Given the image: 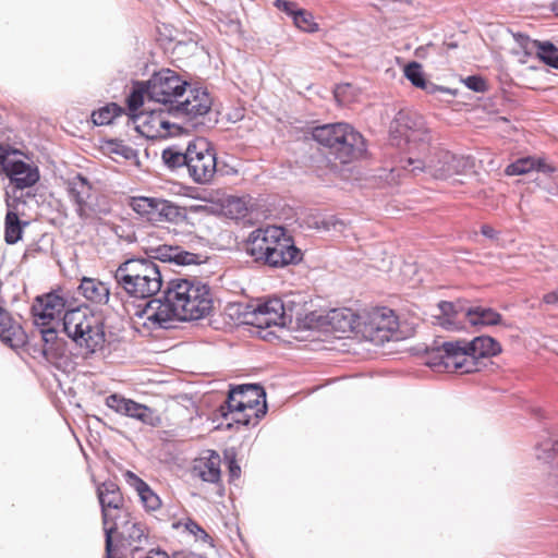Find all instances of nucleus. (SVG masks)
I'll list each match as a JSON object with an SVG mask.
<instances>
[{"instance_id":"nucleus-1","label":"nucleus","mask_w":558,"mask_h":558,"mask_svg":"<svg viewBox=\"0 0 558 558\" xmlns=\"http://www.w3.org/2000/svg\"><path fill=\"white\" fill-rule=\"evenodd\" d=\"M32 314L34 319L40 322H54L63 314L60 319L62 332L88 353H95L106 341L104 317L89 306L78 304L75 298L62 289L36 296Z\"/></svg>"},{"instance_id":"nucleus-2","label":"nucleus","mask_w":558,"mask_h":558,"mask_svg":"<svg viewBox=\"0 0 558 558\" xmlns=\"http://www.w3.org/2000/svg\"><path fill=\"white\" fill-rule=\"evenodd\" d=\"M146 257L129 258L114 271V280L131 298L148 299L156 295L163 282L162 271L156 262L177 266L201 265L207 257L185 251L179 245L161 244L146 250Z\"/></svg>"},{"instance_id":"nucleus-3","label":"nucleus","mask_w":558,"mask_h":558,"mask_svg":"<svg viewBox=\"0 0 558 558\" xmlns=\"http://www.w3.org/2000/svg\"><path fill=\"white\" fill-rule=\"evenodd\" d=\"M501 344L493 337L481 335L468 341H444L437 338L424 351L425 364L436 371L470 374L480 371L481 360L501 353Z\"/></svg>"},{"instance_id":"nucleus-4","label":"nucleus","mask_w":558,"mask_h":558,"mask_svg":"<svg viewBox=\"0 0 558 558\" xmlns=\"http://www.w3.org/2000/svg\"><path fill=\"white\" fill-rule=\"evenodd\" d=\"M245 251L254 262L271 268L296 265L303 258L301 250L295 246L286 229L277 226L252 231Z\"/></svg>"},{"instance_id":"nucleus-5","label":"nucleus","mask_w":558,"mask_h":558,"mask_svg":"<svg viewBox=\"0 0 558 558\" xmlns=\"http://www.w3.org/2000/svg\"><path fill=\"white\" fill-rule=\"evenodd\" d=\"M312 136L326 149L327 157L335 163L355 165L368 156L364 136L349 123L337 122L316 126L312 131Z\"/></svg>"},{"instance_id":"nucleus-6","label":"nucleus","mask_w":558,"mask_h":558,"mask_svg":"<svg viewBox=\"0 0 558 558\" xmlns=\"http://www.w3.org/2000/svg\"><path fill=\"white\" fill-rule=\"evenodd\" d=\"M163 298L179 312L181 319L197 320L211 310L210 289L198 280L171 279L163 291Z\"/></svg>"},{"instance_id":"nucleus-7","label":"nucleus","mask_w":558,"mask_h":558,"mask_svg":"<svg viewBox=\"0 0 558 558\" xmlns=\"http://www.w3.org/2000/svg\"><path fill=\"white\" fill-rule=\"evenodd\" d=\"M230 315L241 324L252 325L264 329L271 326L286 327L292 323V311L279 298L269 299L255 306L236 303L230 307Z\"/></svg>"},{"instance_id":"nucleus-8","label":"nucleus","mask_w":558,"mask_h":558,"mask_svg":"<svg viewBox=\"0 0 558 558\" xmlns=\"http://www.w3.org/2000/svg\"><path fill=\"white\" fill-rule=\"evenodd\" d=\"M96 492L105 532V558H116L113 555V533L123 512H128L124 508V498L120 487L113 481H105L97 486Z\"/></svg>"},{"instance_id":"nucleus-9","label":"nucleus","mask_w":558,"mask_h":558,"mask_svg":"<svg viewBox=\"0 0 558 558\" xmlns=\"http://www.w3.org/2000/svg\"><path fill=\"white\" fill-rule=\"evenodd\" d=\"M213 106V99L209 93L202 87L190 89L189 96L179 101L174 107H169V113L180 117L183 119L187 129H198L203 126H209L211 122L207 116L210 113Z\"/></svg>"},{"instance_id":"nucleus-10","label":"nucleus","mask_w":558,"mask_h":558,"mask_svg":"<svg viewBox=\"0 0 558 558\" xmlns=\"http://www.w3.org/2000/svg\"><path fill=\"white\" fill-rule=\"evenodd\" d=\"M129 205L143 219L154 225L161 222L181 223L187 217L184 207L163 198L133 196L130 198Z\"/></svg>"},{"instance_id":"nucleus-11","label":"nucleus","mask_w":558,"mask_h":558,"mask_svg":"<svg viewBox=\"0 0 558 558\" xmlns=\"http://www.w3.org/2000/svg\"><path fill=\"white\" fill-rule=\"evenodd\" d=\"M189 83L175 71L162 69L147 81L148 98L156 102L174 107L186 90Z\"/></svg>"},{"instance_id":"nucleus-12","label":"nucleus","mask_w":558,"mask_h":558,"mask_svg":"<svg viewBox=\"0 0 558 558\" xmlns=\"http://www.w3.org/2000/svg\"><path fill=\"white\" fill-rule=\"evenodd\" d=\"M389 134L397 145L401 142L426 144L430 140L423 117L411 109H400L397 112L390 122Z\"/></svg>"},{"instance_id":"nucleus-13","label":"nucleus","mask_w":558,"mask_h":558,"mask_svg":"<svg viewBox=\"0 0 558 558\" xmlns=\"http://www.w3.org/2000/svg\"><path fill=\"white\" fill-rule=\"evenodd\" d=\"M189 174H236L238 170H223L216 157L211 144L204 137H197L187 145Z\"/></svg>"},{"instance_id":"nucleus-14","label":"nucleus","mask_w":558,"mask_h":558,"mask_svg":"<svg viewBox=\"0 0 558 558\" xmlns=\"http://www.w3.org/2000/svg\"><path fill=\"white\" fill-rule=\"evenodd\" d=\"M397 330V316L388 307L376 308L366 317H362L361 333L364 339L375 345H381L390 341Z\"/></svg>"},{"instance_id":"nucleus-15","label":"nucleus","mask_w":558,"mask_h":558,"mask_svg":"<svg viewBox=\"0 0 558 558\" xmlns=\"http://www.w3.org/2000/svg\"><path fill=\"white\" fill-rule=\"evenodd\" d=\"M137 316H146L145 326H149L153 330L156 329H173L177 323L184 322L181 315L173 307L165 301V298H155L146 302L145 307L136 313Z\"/></svg>"},{"instance_id":"nucleus-16","label":"nucleus","mask_w":558,"mask_h":558,"mask_svg":"<svg viewBox=\"0 0 558 558\" xmlns=\"http://www.w3.org/2000/svg\"><path fill=\"white\" fill-rule=\"evenodd\" d=\"M137 119L142 122L136 125V131L147 138H165L177 136L183 132V126L166 120L162 112L151 110L149 113L142 112Z\"/></svg>"},{"instance_id":"nucleus-17","label":"nucleus","mask_w":558,"mask_h":558,"mask_svg":"<svg viewBox=\"0 0 558 558\" xmlns=\"http://www.w3.org/2000/svg\"><path fill=\"white\" fill-rule=\"evenodd\" d=\"M24 153L0 144V174H39L37 166L25 161Z\"/></svg>"},{"instance_id":"nucleus-18","label":"nucleus","mask_w":558,"mask_h":558,"mask_svg":"<svg viewBox=\"0 0 558 558\" xmlns=\"http://www.w3.org/2000/svg\"><path fill=\"white\" fill-rule=\"evenodd\" d=\"M437 307L440 314L435 315V318L440 327L450 331H459L464 328V319H466L469 307L465 301H440Z\"/></svg>"},{"instance_id":"nucleus-19","label":"nucleus","mask_w":558,"mask_h":558,"mask_svg":"<svg viewBox=\"0 0 558 558\" xmlns=\"http://www.w3.org/2000/svg\"><path fill=\"white\" fill-rule=\"evenodd\" d=\"M246 411H254V425L266 415V391L259 384H243L234 386Z\"/></svg>"},{"instance_id":"nucleus-20","label":"nucleus","mask_w":558,"mask_h":558,"mask_svg":"<svg viewBox=\"0 0 558 558\" xmlns=\"http://www.w3.org/2000/svg\"><path fill=\"white\" fill-rule=\"evenodd\" d=\"M106 405L119 414L136 418L143 423H149L153 415L150 408L117 393H112L106 398Z\"/></svg>"},{"instance_id":"nucleus-21","label":"nucleus","mask_w":558,"mask_h":558,"mask_svg":"<svg viewBox=\"0 0 558 558\" xmlns=\"http://www.w3.org/2000/svg\"><path fill=\"white\" fill-rule=\"evenodd\" d=\"M439 161L442 166L437 170L439 174H478L476 159L471 156H457L450 151H441Z\"/></svg>"},{"instance_id":"nucleus-22","label":"nucleus","mask_w":558,"mask_h":558,"mask_svg":"<svg viewBox=\"0 0 558 558\" xmlns=\"http://www.w3.org/2000/svg\"><path fill=\"white\" fill-rule=\"evenodd\" d=\"M0 339L12 349H20L27 342V336L20 324L0 305Z\"/></svg>"},{"instance_id":"nucleus-23","label":"nucleus","mask_w":558,"mask_h":558,"mask_svg":"<svg viewBox=\"0 0 558 558\" xmlns=\"http://www.w3.org/2000/svg\"><path fill=\"white\" fill-rule=\"evenodd\" d=\"M328 324L335 331L342 333L347 332H361L362 329V317L355 315L348 308H336L327 315Z\"/></svg>"},{"instance_id":"nucleus-24","label":"nucleus","mask_w":558,"mask_h":558,"mask_svg":"<svg viewBox=\"0 0 558 558\" xmlns=\"http://www.w3.org/2000/svg\"><path fill=\"white\" fill-rule=\"evenodd\" d=\"M550 174L557 171V168L546 162L544 158L523 157L507 166L504 174H529L530 172Z\"/></svg>"},{"instance_id":"nucleus-25","label":"nucleus","mask_w":558,"mask_h":558,"mask_svg":"<svg viewBox=\"0 0 558 558\" xmlns=\"http://www.w3.org/2000/svg\"><path fill=\"white\" fill-rule=\"evenodd\" d=\"M93 185L87 177H72L68 182V192L71 199L77 205V214L83 216L85 208L93 197Z\"/></svg>"},{"instance_id":"nucleus-26","label":"nucleus","mask_w":558,"mask_h":558,"mask_svg":"<svg viewBox=\"0 0 558 558\" xmlns=\"http://www.w3.org/2000/svg\"><path fill=\"white\" fill-rule=\"evenodd\" d=\"M77 290L87 301L96 304L107 303L110 296L109 286L95 278L84 277Z\"/></svg>"},{"instance_id":"nucleus-27","label":"nucleus","mask_w":558,"mask_h":558,"mask_svg":"<svg viewBox=\"0 0 558 558\" xmlns=\"http://www.w3.org/2000/svg\"><path fill=\"white\" fill-rule=\"evenodd\" d=\"M466 319L473 327L497 326L502 323L500 313L492 307L469 306L466 310Z\"/></svg>"},{"instance_id":"nucleus-28","label":"nucleus","mask_w":558,"mask_h":558,"mask_svg":"<svg viewBox=\"0 0 558 558\" xmlns=\"http://www.w3.org/2000/svg\"><path fill=\"white\" fill-rule=\"evenodd\" d=\"M117 523L118 526L113 535L117 534L121 539L128 541L130 545L141 543L146 537L144 525L133 521L129 512H123Z\"/></svg>"},{"instance_id":"nucleus-29","label":"nucleus","mask_w":558,"mask_h":558,"mask_svg":"<svg viewBox=\"0 0 558 558\" xmlns=\"http://www.w3.org/2000/svg\"><path fill=\"white\" fill-rule=\"evenodd\" d=\"M244 403L239 397L234 386H231L226 400L214 412V421L216 418L229 420V416L234 413L245 412Z\"/></svg>"},{"instance_id":"nucleus-30","label":"nucleus","mask_w":558,"mask_h":558,"mask_svg":"<svg viewBox=\"0 0 558 558\" xmlns=\"http://www.w3.org/2000/svg\"><path fill=\"white\" fill-rule=\"evenodd\" d=\"M4 240L8 244H15L22 239L23 227L27 225L21 221L17 214L13 210H8L4 223Z\"/></svg>"},{"instance_id":"nucleus-31","label":"nucleus","mask_w":558,"mask_h":558,"mask_svg":"<svg viewBox=\"0 0 558 558\" xmlns=\"http://www.w3.org/2000/svg\"><path fill=\"white\" fill-rule=\"evenodd\" d=\"M536 458L551 465L558 476V440L548 439L536 446ZM558 494V490H557Z\"/></svg>"},{"instance_id":"nucleus-32","label":"nucleus","mask_w":558,"mask_h":558,"mask_svg":"<svg viewBox=\"0 0 558 558\" xmlns=\"http://www.w3.org/2000/svg\"><path fill=\"white\" fill-rule=\"evenodd\" d=\"M404 76L414 85L415 87L426 89L429 93H433L436 88L435 85L426 82L423 68L421 63L416 61H412L408 63L404 68Z\"/></svg>"},{"instance_id":"nucleus-33","label":"nucleus","mask_w":558,"mask_h":558,"mask_svg":"<svg viewBox=\"0 0 558 558\" xmlns=\"http://www.w3.org/2000/svg\"><path fill=\"white\" fill-rule=\"evenodd\" d=\"M34 324L38 328V331L45 344H53L57 341L58 333L60 331L59 327L62 328V322L60 319H57L54 322H40L38 320V318H35Z\"/></svg>"},{"instance_id":"nucleus-34","label":"nucleus","mask_w":558,"mask_h":558,"mask_svg":"<svg viewBox=\"0 0 558 558\" xmlns=\"http://www.w3.org/2000/svg\"><path fill=\"white\" fill-rule=\"evenodd\" d=\"M203 481L209 483H217L220 480V457L215 451L204 462L203 469L199 472Z\"/></svg>"},{"instance_id":"nucleus-35","label":"nucleus","mask_w":558,"mask_h":558,"mask_svg":"<svg viewBox=\"0 0 558 558\" xmlns=\"http://www.w3.org/2000/svg\"><path fill=\"white\" fill-rule=\"evenodd\" d=\"M123 113V109L117 104L112 102L97 111L92 113V119L94 124L96 125H106L113 121L116 117H119Z\"/></svg>"},{"instance_id":"nucleus-36","label":"nucleus","mask_w":558,"mask_h":558,"mask_svg":"<svg viewBox=\"0 0 558 558\" xmlns=\"http://www.w3.org/2000/svg\"><path fill=\"white\" fill-rule=\"evenodd\" d=\"M162 160L171 171L182 166H186V168L189 169L187 148L185 149V151H181L175 147L166 148L162 151Z\"/></svg>"},{"instance_id":"nucleus-37","label":"nucleus","mask_w":558,"mask_h":558,"mask_svg":"<svg viewBox=\"0 0 558 558\" xmlns=\"http://www.w3.org/2000/svg\"><path fill=\"white\" fill-rule=\"evenodd\" d=\"M537 56L547 65L558 70V48L550 41H536Z\"/></svg>"},{"instance_id":"nucleus-38","label":"nucleus","mask_w":558,"mask_h":558,"mask_svg":"<svg viewBox=\"0 0 558 558\" xmlns=\"http://www.w3.org/2000/svg\"><path fill=\"white\" fill-rule=\"evenodd\" d=\"M106 150L109 154H113L116 156H120L125 160L135 159L137 153L134 148L123 143V141L119 140H110L106 143Z\"/></svg>"},{"instance_id":"nucleus-39","label":"nucleus","mask_w":558,"mask_h":558,"mask_svg":"<svg viewBox=\"0 0 558 558\" xmlns=\"http://www.w3.org/2000/svg\"><path fill=\"white\" fill-rule=\"evenodd\" d=\"M347 222L335 215L324 216L315 221V228L323 231L342 232Z\"/></svg>"},{"instance_id":"nucleus-40","label":"nucleus","mask_w":558,"mask_h":558,"mask_svg":"<svg viewBox=\"0 0 558 558\" xmlns=\"http://www.w3.org/2000/svg\"><path fill=\"white\" fill-rule=\"evenodd\" d=\"M417 170H425V165L421 159H414L411 157H400L398 160V165L390 169V174H400L401 171L415 172Z\"/></svg>"},{"instance_id":"nucleus-41","label":"nucleus","mask_w":558,"mask_h":558,"mask_svg":"<svg viewBox=\"0 0 558 558\" xmlns=\"http://www.w3.org/2000/svg\"><path fill=\"white\" fill-rule=\"evenodd\" d=\"M140 500L146 511H156L161 507L160 497L147 485L140 494Z\"/></svg>"},{"instance_id":"nucleus-42","label":"nucleus","mask_w":558,"mask_h":558,"mask_svg":"<svg viewBox=\"0 0 558 558\" xmlns=\"http://www.w3.org/2000/svg\"><path fill=\"white\" fill-rule=\"evenodd\" d=\"M254 417V413L250 414L247 411L241 413H234L229 416V422L223 424L220 423L216 426V429H226L230 430L233 426H248L252 424V420Z\"/></svg>"},{"instance_id":"nucleus-43","label":"nucleus","mask_w":558,"mask_h":558,"mask_svg":"<svg viewBox=\"0 0 558 558\" xmlns=\"http://www.w3.org/2000/svg\"><path fill=\"white\" fill-rule=\"evenodd\" d=\"M293 23L295 26L304 32H315L317 29V24L314 21V16L308 11L301 9L298 11L293 19Z\"/></svg>"},{"instance_id":"nucleus-44","label":"nucleus","mask_w":558,"mask_h":558,"mask_svg":"<svg viewBox=\"0 0 558 558\" xmlns=\"http://www.w3.org/2000/svg\"><path fill=\"white\" fill-rule=\"evenodd\" d=\"M148 96L147 82L138 84V88H135L128 97L129 110L135 112L144 104V96Z\"/></svg>"},{"instance_id":"nucleus-45","label":"nucleus","mask_w":558,"mask_h":558,"mask_svg":"<svg viewBox=\"0 0 558 558\" xmlns=\"http://www.w3.org/2000/svg\"><path fill=\"white\" fill-rule=\"evenodd\" d=\"M12 185V193L15 195L17 191L34 186L40 177H8Z\"/></svg>"},{"instance_id":"nucleus-46","label":"nucleus","mask_w":558,"mask_h":558,"mask_svg":"<svg viewBox=\"0 0 558 558\" xmlns=\"http://www.w3.org/2000/svg\"><path fill=\"white\" fill-rule=\"evenodd\" d=\"M125 483L132 487L137 495L148 485L144 480L132 471H125L123 474Z\"/></svg>"},{"instance_id":"nucleus-47","label":"nucleus","mask_w":558,"mask_h":558,"mask_svg":"<svg viewBox=\"0 0 558 558\" xmlns=\"http://www.w3.org/2000/svg\"><path fill=\"white\" fill-rule=\"evenodd\" d=\"M463 82L469 89L476 93H483L487 89L486 81L481 75H470Z\"/></svg>"},{"instance_id":"nucleus-48","label":"nucleus","mask_w":558,"mask_h":558,"mask_svg":"<svg viewBox=\"0 0 558 558\" xmlns=\"http://www.w3.org/2000/svg\"><path fill=\"white\" fill-rule=\"evenodd\" d=\"M183 195L201 201H210L209 193L205 189H199L196 186H184Z\"/></svg>"},{"instance_id":"nucleus-49","label":"nucleus","mask_w":558,"mask_h":558,"mask_svg":"<svg viewBox=\"0 0 558 558\" xmlns=\"http://www.w3.org/2000/svg\"><path fill=\"white\" fill-rule=\"evenodd\" d=\"M319 318L320 316H317L315 312H311L304 318H301L299 313L296 314L298 326L306 329L316 328Z\"/></svg>"},{"instance_id":"nucleus-50","label":"nucleus","mask_w":558,"mask_h":558,"mask_svg":"<svg viewBox=\"0 0 558 558\" xmlns=\"http://www.w3.org/2000/svg\"><path fill=\"white\" fill-rule=\"evenodd\" d=\"M275 7L280 11L286 12L289 16L292 17V20L294 19L298 11L301 10L296 7L294 2L287 0H276Z\"/></svg>"},{"instance_id":"nucleus-51","label":"nucleus","mask_w":558,"mask_h":558,"mask_svg":"<svg viewBox=\"0 0 558 558\" xmlns=\"http://www.w3.org/2000/svg\"><path fill=\"white\" fill-rule=\"evenodd\" d=\"M185 529L196 538L206 539L209 537L206 531L198 523L191 519L186 522Z\"/></svg>"},{"instance_id":"nucleus-52","label":"nucleus","mask_w":558,"mask_h":558,"mask_svg":"<svg viewBox=\"0 0 558 558\" xmlns=\"http://www.w3.org/2000/svg\"><path fill=\"white\" fill-rule=\"evenodd\" d=\"M514 38H515V41L524 49V50H529L533 47H537V44L536 41L537 40H531L529 36L524 35V34H517L514 35Z\"/></svg>"},{"instance_id":"nucleus-53","label":"nucleus","mask_w":558,"mask_h":558,"mask_svg":"<svg viewBox=\"0 0 558 558\" xmlns=\"http://www.w3.org/2000/svg\"><path fill=\"white\" fill-rule=\"evenodd\" d=\"M229 474L232 480L239 478L241 474V468L238 464L234 456L228 461Z\"/></svg>"},{"instance_id":"nucleus-54","label":"nucleus","mask_w":558,"mask_h":558,"mask_svg":"<svg viewBox=\"0 0 558 558\" xmlns=\"http://www.w3.org/2000/svg\"><path fill=\"white\" fill-rule=\"evenodd\" d=\"M481 233L488 239H497L498 232L489 225H483L481 227Z\"/></svg>"},{"instance_id":"nucleus-55","label":"nucleus","mask_w":558,"mask_h":558,"mask_svg":"<svg viewBox=\"0 0 558 558\" xmlns=\"http://www.w3.org/2000/svg\"><path fill=\"white\" fill-rule=\"evenodd\" d=\"M543 302L548 305H558V294L557 290L546 293L543 296Z\"/></svg>"},{"instance_id":"nucleus-56","label":"nucleus","mask_w":558,"mask_h":558,"mask_svg":"<svg viewBox=\"0 0 558 558\" xmlns=\"http://www.w3.org/2000/svg\"><path fill=\"white\" fill-rule=\"evenodd\" d=\"M143 558H170L169 555L160 548L150 549L148 554Z\"/></svg>"},{"instance_id":"nucleus-57","label":"nucleus","mask_w":558,"mask_h":558,"mask_svg":"<svg viewBox=\"0 0 558 558\" xmlns=\"http://www.w3.org/2000/svg\"><path fill=\"white\" fill-rule=\"evenodd\" d=\"M198 184H211L215 177H192Z\"/></svg>"},{"instance_id":"nucleus-58","label":"nucleus","mask_w":558,"mask_h":558,"mask_svg":"<svg viewBox=\"0 0 558 558\" xmlns=\"http://www.w3.org/2000/svg\"><path fill=\"white\" fill-rule=\"evenodd\" d=\"M341 89H342V87H341V86H338V87L336 88V90H335V97H336V98H338V97H339V95H340V93H341Z\"/></svg>"},{"instance_id":"nucleus-59","label":"nucleus","mask_w":558,"mask_h":558,"mask_svg":"<svg viewBox=\"0 0 558 558\" xmlns=\"http://www.w3.org/2000/svg\"><path fill=\"white\" fill-rule=\"evenodd\" d=\"M553 11L555 12L556 15H558V2H555L553 4Z\"/></svg>"},{"instance_id":"nucleus-60","label":"nucleus","mask_w":558,"mask_h":558,"mask_svg":"<svg viewBox=\"0 0 558 558\" xmlns=\"http://www.w3.org/2000/svg\"><path fill=\"white\" fill-rule=\"evenodd\" d=\"M141 549L138 547H134L133 549V557L140 551Z\"/></svg>"}]
</instances>
